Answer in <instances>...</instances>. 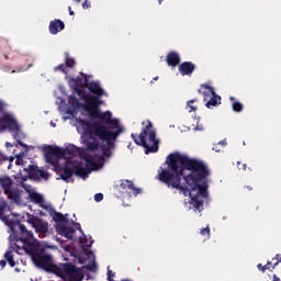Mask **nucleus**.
I'll use <instances>...</instances> for the list:
<instances>
[{"instance_id": "nucleus-1", "label": "nucleus", "mask_w": 281, "mask_h": 281, "mask_svg": "<svg viewBox=\"0 0 281 281\" xmlns=\"http://www.w3.org/2000/svg\"><path fill=\"white\" fill-rule=\"evenodd\" d=\"M189 159L188 155H181V153H171L168 155L166 164L167 168H159L157 179L161 183H165L167 188H172L173 190H180L183 192L184 196L191 198V205L194 210H203L204 203L199 196L192 194V190L187 183L186 170H189V167L186 164V160Z\"/></svg>"}, {"instance_id": "nucleus-2", "label": "nucleus", "mask_w": 281, "mask_h": 281, "mask_svg": "<svg viewBox=\"0 0 281 281\" xmlns=\"http://www.w3.org/2000/svg\"><path fill=\"white\" fill-rule=\"evenodd\" d=\"M82 128L89 139L92 142H87V150H99L100 139L101 142H106V146L114 147L115 142L120 135L124 132V128L120 126V122L112 117V113H99V120L97 122H82Z\"/></svg>"}, {"instance_id": "nucleus-3", "label": "nucleus", "mask_w": 281, "mask_h": 281, "mask_svg": "<svg viewBox=\"0 0 281 281\" xmlns=\"http://www.w3.org/2000/svg\"><path fill=\"white\" fill-rule=\"evenodd\" d=\"M12 236L16 243L21 241L23 244V249L33 262L44 269L45 271H56L58 267L53 265V258L49 254H45V249L41 247L37 240H34V234L30 232L25 225L20 221H15L10 224Z\"/></svg>"}, {"instance_id": "nucleus-4", "label": "nucleus", "mask_w": 281, "mask_h": 281, "mask_svg": "<svg viewBox=\"0 0 281 281\" xmlns=\"http://www.w3.org/2000/svg\"><path fill=\"white\" fill-rule=\"evenodd\" d=\"M83 76V85L88 89L89 93H86V104L79 102L76 95H69L68 103L72 106L74 111L83 109L87 113L94 116L100 114L99 108L102 104L101 98L105 95L104 89L100 86V81H89L88 75L81 72Z\"/></svg>"}, {"instance_id": "nucleus-5", "label": "nucleus", "mask_w": 281, "mask_h": 281, "mask_svg": "<svg viewBox=\"0 0 281 281\" xmlns=\"http://www.w3.org/2000/svg\"><path fill=\"white\" fill-rule=\"evenodd\" d=\"M186 165L189 170L188 177L184 178L186 182L189 184L192 191L198 190L202 181H206L210 176V170L204 161L200 159H186Z\"/></svg>"}, {"instance_id": "nucleus-6", "label": "nucleus", "mask_w": 281, "mask_h": 281, "mask_svg": "<svg viewBox=\"0 0 281 281\" xmlns=\"http://www.w3.org/2000/svg\"><path fill=\"white\" fill-rule=\"evenodd\" d=\"M131 137L137 146H143V148H145L146 155L149 153H158L159 139H157V133L155 128H153V122H147L138 137H136L134 133H132Z\"/></svg>"}, {"instance_id": "nucleus-7", "label": "nucleus", "mask_w": 281, "mask_h": 281, "mask_svg": "<svg viewBox=\"0 0 281 281\" xmlns=\"http://www.w3.org/2000/svg\"><path fill=\"white\" fill-rule=\"evenodd\" d=\"M85 161V168L83 166H81V164H76L75 166H72V168L68 166V164H66V166H64V168L61 169V179L64 181H69L71 177H74V175H76V177H80L81 179H87L92 170L97 168V164L93 158L86 157Z\"/></svg>"}, {"instance_id": "nucleus-8", "label": "nucleus", "mask_w": 281, "mask_h": 281, "mask_svg": "<svg viewBox=\"0 0 281 281\" xmlns=\"http://www.w3.org/2000/svg\"><path fill=\"white\" fill-rule=\"evenodd\" d=\"M46 162L50 164L54 168H57L59 160L66 157V150L59 148V146H45L44 147Z\"/></svg>"}, {"instance_id": "nucleus-9", "label": "nucleus", "mask_w": 281, "mask_h": 281, "mask_svg": "<svg viewBox=\"0 0 281 281\" xmlns=\"http://www.w3.org/2000/svg\"><path fill=\"white\" fill-rule=\"evenodd\" d=\"M68 85L77 95L87 103V91L85 89L86 83L82 81V77H70L68 79Z\"/></svg>"}, {"instance_id": "nucleus-10", "label": "nucleus", "mask_w": 281, "mask_h": 281, "mask_svg": "<svg viewBox=\"0 0 281 281\" xmlns=\"http://www.w3.org/2000/svg\"><path fill=\"white\" fill-rule=\"evenodd\" d=\"M63 271L59 276L67 281V276L69 281H82L83 278L79 271V269L71 263L63 265Z\"/></svg>"}, {"instance_id": "nucleus-11", "label": "nucleus", "mask_w": 281, "mask_h": 281, "mask_svg": "<svg viewBox=\"0 0 281 281\" xmlns=\"http://www.w3.org/2000/svg\"><path fill=\"white\" fill-rule=\"evenodd\" d=\"M76 65L77 61L75 57H70L68 50H66L65 64H58V66H55L54 71H61V74H65L66 78H69V69H74Z\"/></svg>"}, {"instance_id": "nucleus-12", "label": "nucleus", "mask_w": 281, "mask_h": 281, "mask_svg": "<svg viewBox=\"0 0 281 281\" xmlns=\"http://www.w3.org/2000/svg\"><path fill=\"white\" fill-rule=\"evenodd\" d=\"M120 188L123 190V192H126L128 194H134V196H138L140 194L142 190L139 188H136L134 186L133 181H130L125 179L124 181L121 182Z\"/></svg>"}, {"instance_id": "nucleus-13", "label": "nucleus", "mask_w": 281, "mask_h": 281, "mask_svg": "<svg viewBox=\"0 0 281 281\" xmlns=\"http://www.w3.org/2000/svg\"><path fill=\"white\" fill-rule=\"evenodd\" d=\"M196 69L195 64L193 61H181L179 65V74L181 76H192Z\"/></svg>"}, {"instance_id": "nucleus-14", "label": "nucleus", "mask_w": 281, "mask_h": 281, "mask_svg": "<svg viewBox=\"0 0 281 281\" xmlns=\"http://www.w3.org/2000/svg\"><path fill=\"white\" fill-rule=\"evenodd\" d=\"M29 175L31 179L40 180V179H49L48 172L45 170H41L37 166H29Z\"/></svg>"}, {"instance_id": "nucleus-15", "label": "nucleus", "mask_w": 281, "mask_h": 281, "mask_svg": "<svg viewBox=\"0 0 281 281\" xmlns=\"http://www.w3.org/2000/svg\"><path fill=\"white\" fill-rule=\"evenodd\" d=\"M167 65L169 67H180L181 65V55H179L178 50H169L166 57Z\"/></svg>"}, {"instance_id": "nucleus-16", "label": "nucleus", "mask_w": 281, "mask_h": 281, "mask_svg": "<svg viewBox=\"0 0 281 281\" xmlns=\"http://www.w3.org/2000/svg\"><path fill=\"white\" fill-rule=\"evenodd\" d=\"M66 24L64 20H60L59 18H55V20H50L49 22V31L53 33V35H56L59 33V31H63L65 29Z\"/></svg>"}, {"instance_id": "nucleus-17", "label": "nucleus", "mask_w": 281, "mask_h": 281, "mask_svg": "<svg viewBox=\"0 0 281 281\" xmlns=\"http://www.w3.org/2000/svg\"><path fill=\"white\" fill-rule=\"evenodd\" d=\"M199 93L203 95L204 102H209L213 94V87H210V83H201Z\"/></svg>"}, {"instance_id": "nucleus-18", "label": "nucleus", "mask_w": 281, "mask_h": 281, "mask_svg": "<svg viewBox=\"0 0 281 281\" xmlns=\"http://www.w3.org/2000/svg\"><path fill=\"white\" fill-rule=\"evenodd\" d=\"M0 186L7 194L8 199H10V191L13 186V181L10 177H0Z\"/></svg>"}, {"instance_id": "nucleus-19", "label": "nucleus", "mask_w": 281, "mask_h": 281, "mask_svg": "<svg viewBox=\"0 0 281 281\" xmlns=\"http://www.w3.org/2000/svg\"><path fill=\"white\" fill-rule=\"evenodd\" d=\"M22 190L20 188H10V195L9 199L13 201L14 203H21L22 201Z\"/></svg>"}, {"instance_id": "nucleus-20", "label": "nucleus", "mask_w": 281, "mask_h": 281, "mask_svg": "<svg viewBox=\"0 0 281 281\" xmlns=\"http://www.w3.org/2000/svg\"><path fill=\"white\" fill-rule=\"evenodd\" d=\"M57 229L68 239H72L76 232L74 227H68L67 225H57Z\"/></svg>"}, {"instance_id": "nucleus-21", "label": "nucleus", "mask_w": 281, "mask_h": 281, "mask_svg": "<svg viewBox=\"0 0 281 281\" xmlns=\"http://www.w3.org/2000/svg\"><path fill=\"white\" fill-rule=\"evenodd\" d=\"M35 232L40 234V238H44L48 232V223H35L34 224Z\"/></svg>"}, {"instance_id": "nucleus-22", "label": "nucleus", "mask_w": 281, "mask_h": 281, "mask_svg": "<svg viewBox=\"0 0 281 281\" xmlns=\"http://www.w3.org/2000/svg\"><path fill=\"white\" fill-rule=\"evenodd\" d=\"M221 102H222L221 95H217V93H215V89L213 88V93L211 94L209 102H206L207 109H211L212 106H218Z\"/></svg>"}, {"instance_id": "nucleus-23", "label": "nucleus", "mask_w": 281, "mask_h": 281, "mask_svg": "<svg viewBox=\"0 0 281 281\" xmlns=\"http://www.w3.org/2000/svg\"><path fill=\"white\" fill-rule=\"evenodd\" d=\"M194 196H198V199H200V196H203V199H207L209 192L206 183H202V181L201 183H199L198 191L196 194H194Z\"/></svg>"}, {"instance_id": "nucleus-24", "label": "nucleus", "mask_w": 281, "mask_h": 281, "mask_svg": "<svg viewBox=\"0 0 281 281\" xmlns=\"http://www.w3.org/2000/svg\"><path fill=\"white\" fill-rule=\"evenodd\" d=\"M50 215H52L53 220L55 221V223H59V225H63L61 223H65V221H67V216H68V214H66L64 216V214H61V212H56V210H53V212H50Z\"/></svg>"}, {"instance_id": "nucleus-25", "label": "nucleus", "mask_w": 281, "mask_h": 281, "mask_svg": "<svg viewBox=\"0 0 281 281\" xmlns=\"http://www.w3.org/2000/svg\"><path fill=\"white\" fill-rule=\"evenodd\" d=\"M3 106L2 103L0 102V112L2 111ZM15 123L14 120H12V117H0V131L4 130V124H12Z\"/></svg>"}, {"instance_id": "nucleus-26", "label": "nucleus", "mask_w": 281, "mask_h": 281, "mask_svg": "<svg viewBox=\"0 0 281 281\" xmlns=\"http://www.w3.org/2000/svg\"><path fill=\"white\" fill-rule=\"evenodd\" d=\"M4 258L9 262L10 267H15L16 262L14 260V256L12 254V250L5 251Z\"/></svg>"}, {"instance_id": "nucleus-27", "label": "nucleus", "mask_w": 281, "mask_h": 281, "mask_svg": "<svg viewBox=\"0 0 281 281\" xmlns=\"http://www.w3.org/2000/svg\"><path fill=\"white\" fill-rule=\"evenodd\" d=\"M20 128L16 127V130L13 133V137L14 139H16V145L19 144V146H21L22 148H27L26 144H24V142H21L20 139Z\"/></svg>"}, {"instance_id": "nucleus-28", "label": "nucleus", "mask_w": 281, "mask_h": 281, "mask_svg": "<svg viewBox=\"0 0 281 281\" xmlns=\"http://www.w3.org/2000/svg\"><path fill=\"white\" fill-rule=\"evenodd\" d=\"M31 201H33L34 203H43L44 198L38 192H33L31 193Z\"/></svg>"}, {"instance_id": "nucleus-29", "label": "nucleus", "mask_w": 281, "mask_h": 281, "mask_svg": "<svg viewBox=\"0 0 281 281\" xmlns=\"http://www.w3.org/2000/svg\"><path fill=\"white\" fill-rule=\"evenodd\" d=\"M194 102H198L196 98L187 102V109H189V113L198 111V106H193Z\"/></svg>"}, {"instance_id": "nucleus-30", "label": "nucleus", "mask_w": 281, "mask_h": 281, "mask_svg": "<svg viewBox=\"0 0 281 281\" xmlns=\"http://www.w3.org/2000/svg\"><path fill=\"white\" fill-rule=\"evenodd\" d=\"M101 153L103 157H111L112 153H111V146H102L101 147Z\"/></svg>"}, {"instance_id": "nucleus-31", "label": "nucleus", "mask_w": 281, "mask_h": 281, "mask_svg": "<svg viewBox=\"0 0 281 281\" xmlns=\"http://www.w3.org/2000/svg\"><path fill=\"white\" fill-rule=\"evenodd\" d=\"M233 111H235V113H241V111H244V104H241V102H234Z\"/></svg>"}, {"instance_id": "nucleus-32", "label": "nucleus", "mask_w": 281, "mask_h": 281, "mask_svg": "<svg viewBox=\"0 0 281 281\" xmlns=\"http://www.w3.org/2000/svg\"><path fill=\"white\" fill-rule=\"evenodd\" d=\"M81 245L85 247H92L93 240H88L87 236H83V238H80Z\"/></svg>"}, {"instance_id": "nucleus-33", "label": "nucleus", "mask_w": 281, "mask_h": 281, "mask_svg": "<svg viewBox=\"0 0 281 281\" xmlns=\"http://www.w3.org/2000/svg\"><path fill=\"white\" fill-rule=\"evenodd\" d=\"M200 234H201L202 236H207V238H210V236H211L210 226L207 225V227H204L203 229H201Z\"/></svg>"}, {"instance_id": "nucleus-34", "label": "nucleus", "mask_w": 281, "mask_h": 281, "mask_svg": "<svg viewBox=\"0 0 281 281\" xmlns=\"http://www.w3.org/2000/svg\"><path fill=\"white\" fill-rule=\"evenodd\" d=\"M20 186L29 193L32 192V186H29L27 183H24L23 181H21Z\"/></svg>"}, {"instance_id": "nucleus-35", "label": "nucleus", "mask_w": 281, "mask_h": 281, "mask_svg": "<svg viewBox=\"0 0 281 281\" xmlns=\"http://www.w3.org/2000/svg\"><path fill=\"white\" fill-rule=\"evenodd\" d=\"M272 260H277V262H274V265H272V269H276V267L279 265V262H281V254H277V256L274 258H272Z\"/></svg>"}, {"instance_id": "nucleus-36", "label": "nucleus", "mask_w": 281, "mask_h": 281, "mask_svg": "<svg viewBox=\"0 0 281 281\" xmlns=\"http://www.w3.org/2000/svg\"><path fill=\"white\" fill-rule=\"evenodd\" d=\"M104 199V194H102L101 192L98 194H94V201H97V203H100V201H103Z\"/></svg>"}, {"instance_id": "nucleus-37", "label": "nucleus", "mask_w": 281, "mask_h": 281, "mask_svg": "<svg viewBox=\"0 0 281 281\" xmlns=\"http://www.w3.org/2000/svg\"><path fill=\"white\" fill-rule=\"evenodd\" d=\"M257 268L259 269V271H262V273H265V271H267L268 266L259 263L257 265Z\"/></svg>"}, {"instance_id": "nucleus-38", "label": "nucleus", "mask_w": 281, "mask_h": 281, "mask_svg": "<svg viewBox=\"0 0 281 281\" xmlns=\"http://www.w3.org/2000/svg\"><path fill=\"white\" fill-rule=\"evenodd\" d=\"M113 276H114V273H113V271L109 267V269H108V280L109 281H113Z\"/></svg>"}, {"instance_id": "nucleus-39", "label": "nucleus", "mask_w": 281, "mask_h": 281, "mask_svg": "<svg viewBox=\"0 0 281 281\" xmlns=\"http://www.w3.org/2000/svg\"><path fill=\"white\" fill-rule=\"evenodd\" d=\"M238 168L239 170H247V164H240V161H238Z\"/></svg>"}, {"instance_id": "nucleus-40", "label": "nucleus", "mask_w": 281, "mask_h": 281, "mask_svg": "<svg viewBox=\"0 0 281 281\" xmlns=\"http://www.w3.org/2000/svg\"><path fill=\"white\" fill-rule=\"evenodd\" d=\"M220 142H218V144H215L214 146H213V150H215V153H221V148H220Z\"/></svg>"}, {"instance_id": "nucleus-41", "label": "nucleus", "mask_w": 281, "mask_h": 281, "mask_svg": "<svg viewBox=\"0 0 281 281\" xmlns=\"http://www.w3.org/2000/svg\"><path fill=\"white\" fill-rule=\"evenodd\" d=\"M7 159L8 157H5V155H2V153H0V165L7 161Z\"/></svg>"}, {"instance_id": "nucleus-42", "label": "nucleus", "mask_w": 281, "mask_h": 281, "mask_svg": "<svg viewBox=\"0 0 281 281\" xmlns=\"http://www.w3.org/2000/svg\"><path fill=\"white\" fill-rule=\"evenodd\" d=\"M82 7H83V9H88V7H91V4H90V2H88V0H85L82 2Z\"/></svg>"}, {"instance_id": "nucleus-43", "label": "nucleus", "mask_w": 281, "mask_h": 281, "mask_svg": "<svg viewBox=\"0 0 281 281\" xmlns=\"http://www.w3.org/2000/svg\"><path fill=\"white\" fill-rule=\"evenodd\" d=\"M220 146H222V148H225V146H227L226 139H223L222 142H220Z\"/></svg>"}, {"instance_id": "nucleus-44", "label": "nucleus", "mask_w": 281, "mask_h": 281, "mask_svg": "<svg viewBox=\"0 0 281 281\" xmlns=\"http://www.w3.org/2000/svg\"><path fill=\"white\" fill-rule=\"evenodd\" d=\"M5 265H7V260H0L1 269H4Z\"/></svg>"}, {"instance_id": "nucleus-45", "label": "nucleus", "mask_w": 281, "mask_h": 281, "mask_svg": "<svg viewBox=\"0 0 281 281\" xmlns=\"http://www.w3.org/2000/svg\"><path fill=\"white\" fill-rule=\"evenodd\" d=\"M68 11L70 15H75V11L71 9V5L68 7Z\"/></svg>"}, {"instance_id": "nucleus-46", "label": "nucleus", "mask_w": 281, "mask_h": 281, "mask_svg": "<svg viewBox=\"0 0 281 281\" xmlns=\"http://www.w3.org/2000/svg\"><path fill=\"white\" fill-rule=\"evenodd\" d=\"M245 188H247V190H248L249 192H251V190H254L252 186H246Z\"/></svg>"}, {"instance_id": "nucleus-47", "label": "nucleus", "mask_w": 281, "mask_h": 281, "mask_svg": "<svg viewBox=\"0 0 281 281\" xmlns=\"http://www.w3.org/2000/svg\"><path fill=\"white\" fill-rule=\"evenodd\" d=\"M4 212V207L2 205H0V215H2Z\"/></svg>"}, {"instance_id": "nucleus-48", "label": "nucleus", "mask_w": 281, "mask_h": 281, "mask_svg": "<svg viewBox=\"0 0 281 281\" xmlns=\"http://www.w3.org/2000/svg\"><path fill=\"white\" fill-rule=\"evenodd\" d=\"M5 146H7V148H9V147L12 148L13 144H10L9 142H7Z\"/></svg>"}, {"instance_id": "nucleus-49", "label": "nucleus", "mask_w": 281, "mask_h": 281, "mask_svg": "<svg viewBox=\"0 0 281 281\" xmlns=\"http://www.w3.org/2000/svg\"><path fill=\"white\" fill-rule=\"evenodd\" d=\"M271 265H272V262L268 261L267 262V269H271Z\"/></svg>"}, {"instance_id": "nucleus-50", "label": "nucleus", "mask_w": 281, "mask_h": 281, "mask_svg": "<svg viewBox=\"0 0 281 281\" xmlns=\"http://www.w3.org/2000/svg\"><path fill=\"white\" fill-rule=\"evenodd\" d=\"M273 281H280V278L278 276H273Z\"/></svg>"}, {"instance_id": "nucleus-51", "label": "nucleus", "mask_w": 281, "mask_h": 281, "mask_svg": "<svg viewBox=\"0 0 281 281\" xmlns=\"http://www.w3.org/2000/svg\"><path fill=\"white\" fill-rule=\"evenodd\" d=\"M77 228H78L80 232H82L80 224H77Z\"/></svg>"}, {"instance_id": "nucleus-52", "label": "nucleus", "mask_w": 281, "mask_h": 281, "mask_svg": "<svg viewBox=\"0 0 281 281\" xmlns=\"http://www.w3.org/2000/svg\"><path fill=\"white\" fill-rule=\"evenodd\" d=\"M5 60H9V55H4Z\"/></svg>"}, {"instance_id": "nucleus-53", "label": "nucleus", "mask_w": 281, "mask_h": 281, "mask_svg": "<svg viewBox=\"0 0 281 281\" xmlns=\"http://www.w3.org/2000/svg\"><path fill=\"white\" fill-rule=\"evenodd\" d=\"M154 80H159V77H154Z\"/></svg>"}, {"instance_id": "nucleus-54", "label": "nucleus", "mask_w": 281, "mask_h": 281, "mask_svg": "<svg viewBox=\"0 0 281 281\" xmlns=\"http://www.w3.org/2000/svg\"><path fill=\"white\" fill-rule=\"evenodd\" d=\"M162 1H164V0H158V3L161 4Z\"/></svg>"}, {"instance_id": "nucleus-55", "label": "nucleus", "mask_w": 281, "mask_h": 281, "mask_svg": "<svg viewBox=\"0 0 281 281\" xmlns=\"http://www.w3.org/2000/svg\"><path fill=\"white\" fill-rule=\"evenodd\" d=\"M76 2H81V0H75Z\"/></svg>"}, {"instance_id": "nucleus-56", "label": "nucleus", "mask_w": 281, "mask_h": 281, "mask_svg": "<svg viewBox=\"0 0 281 281\" xmlns=\"http://www.w3.org/2000/svg\"><path fill=\"white\" fill-rule=\"evenodd\" d=\"M232 101H234V98H231Z\"/></svg>"}, {"instance_id": "nucleus-57", "label": "nucleus", "mask_w": 281, "mask_h": 281, "mask_svg": "<svg viewBox=\"0 0 281 281\" xmlns=\"http://www.w3.org/2000/svg\"><path fill=\"white\" fill-rule=\"evenodd\" d=\"M280 281H281V279H280Z\"/></svg>"}]
</instances>
